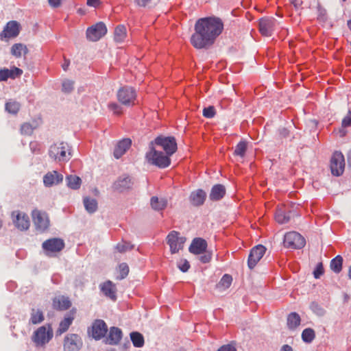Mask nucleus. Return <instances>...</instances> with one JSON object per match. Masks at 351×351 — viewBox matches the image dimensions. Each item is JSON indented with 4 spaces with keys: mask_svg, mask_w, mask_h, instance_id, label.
<instances>
[{
    "mask_svg": "<svg viewBox=\"0 0 351 351\" xmlns=\"http://www.w3.org/2000/svg\"><path fill=\"white\" fill-rule=\"evenodd\" d=\"M341 125L343 128L351 126V111H349L347 115L343 119Z\"/></svg>",
    "mask_w": 351,
    "mask_h": 351,
    "instance_id": "51",
    "label": "nucleus"
},
{
    "mask_svg": "<svg viewBox=\"0 0 351 351\" xmlns=\"http://www.w3.org/2000/svg\"><path fill=\"white\" fill-rule=\"evenodd\" d=\"M324 274V267L322 263L317 265L316 268L313 271V275L315 278H319Z\"/></svg>",
    "mask_w": 351,
    "mask_h": 351,
    "instance_id": "50",
    "label": "nucleus"
},
{
    "mask_svg": "<svg viewBox=\"0 0 351 351\" xmlns=\"http://www.w3.org/2000/svg\"><path fill=\"white\" fill-rule=\"evenodd\" d=\"M284 245L287 248L301 249L305 245L304 238L297 232H289L285 235Z\"/></svg>",
    "mask_w": 351,
    "mask_h": 351,
    "instance_id": "7",
    "label": "nucleus"
},
{
    "mask_svg": "<svg viewBox=\"0 0 351 351\" xmlns=\"http://www.w3.org/2000/svg\"><path fill=\"white\" fill-rule=\"evenodd\" d=\"M291 3H292V4H293V5H294L295 7H298V6L301 5L302 2H301L300 1H299V0H293V1H291Z\"/></svg>",
    "mask_w": 351,
    "mask_h": 351,
    "instance_id": "61",
    "label": "nucleus"
},
{
    "mask_svg": "<svg viewBox=\"0 0 351 351\" xmlns=\"http://www.w3.org/2000/svg\"><path fill=\"white\" fill-rule=\"evenodd\" d=\"M49 156L59 162L68 161L71 156V149L64 142H59L50 147Z\"/></svg>",
    "mask_w": 351,
    "mask_h": 351,
    "instance_id": "3",
    "label": "nucleus"
},
{
    "mask_svg": "<svg viewBox=\"0 0 351 351\" xmlns=\"http://www.w3.org/2000/svg\"><path fill=\"white\" fill-rule=\"evenodd\" d=\"M210 259L211 256L210 254H205L200 257V261L204 263H208L210 261Z\"/></svg>",
    "mask_w": 351,
    "mask_h": 351,
    "instance_id": "57",
    "label": "nucleus"
},
{
    "mask_svg": "<svg viewBox=\"0 0 351 351\" xmlns=\"http://www.w3.org/2000/svg\"><path fill=\"white\" fill-rule=\"evenodd\" d=\"M73 82L66 80L62 83V90L65 93L71 92L73 88Z\"/></svg>",
    "mask_w": 351,
    "mask_h": 351,
    "instance_id": "49",
    "label": "nucleus"
},
{
    "mask_svg": "<svg viewBox=\"0 0 351 351\" xmlns=\"http://www.w3.org/2000/svg\"><path fill=\"white\" fill-rule=\"evenodd\" d=\"M247 150V143L245 141L239 142L234 149V155L243 157Z\"/></svg>",
    "mask_w": 351,
    "mask_h": 351,
    "instance_id": "43",
    "label": "nucleus"
},
{
    "mask_svg": "<svg viewBox=\"0 0 351 351\" xmlns=\"http://www.w3.org/2000/svg\"><path fill=\"white\" fill-rule=\"evenodd\" d=\"M20 24L16 21H9L0 34L1 40L16 37L20 32Z\"/></svg>",
    "mask_w": 351,
    "mask_h": 351,
    "instance_id": "13",
    "label": "nucleus"
},
{
    "mask_svg": "<svg viewBox=\"0 0 351 351\" xmlns=\"http://www.w3.org/2000/svg\"><path fill=\"white\" fill-rule=\"evenodd\" d=\"M180 269L184 272L187 271L190 267V264L186 260H182L178 264Z\"/></svg>",
    "mask_w": 351,
    "mask_h": 351,
    "instance_id": "52",
    "label": "nucleus"
},
{
    "mask_svg": "<svg viewBox=\"0 0 351 351\" xmlns=\"http://www.w3.org/2000/svg\"><path fill=\"white\" fill-rule=\"evenodd\" d=\"M71 306V302L68 297L58 295L53 298L52 307L56 311H66Z\"/></svg>",
    "mask_w": 351,
    "mask_h": 351,
    "instance_id": "18",
    "label": "nucleus"
},
{
    "mask_svg": "<svg viewBox=\"0 0 351 351\" xmlns=\"http://www.w3.org/2000/svg\"><path fill=\"white\" fill-rule=\"evenodd\" d=\"M116 248L118 250V252L123 253L132 250L133 248V245L129 242L123 241L122 242L119 243L117 245Z\"/></svg>",
    "mask_w": 351,
    "mask_h": 351,
    "instance_id": "45",
    "label": "nucleus"
},
{
    "mask_svg": "<svg viewBox=\"0 0 351 351\" xmlns=\"http://www.w3.org/2000/svg\"><path fill=\"white\" fill-rule=\"evenodd\" d=\"M108 108L113 112L114 114L119 115L122 114V108L117 103L112 102L108 104Z\"/></svg>",
    "mask_w": 351,
    "mask_h": 351,
    "instance_id": "48",
    "label": "nucleus"
},
{
    "mask_svg": "<svg viewBox=\"0 0 351 351\" xmlns=\"http://www.w3.org/2000/svg\"><path fill=\"white\" fill-rule=\"evenodd\" d=\"M130 339L134 347L141 348L144 345L143 336L138 332L130 333Z\"/></svg>",
    "mask_w": 351,
    "mask_h": 351,
    "instance_id": "36",
    "label": "nucleus"
},
{
    "mask_svg": "<svg viewBox=\"0 0 351 351\" xmlns=\"http://www.w3.org/2000/svg\"><path fill=\"white\" fill-rule=\"evenodd\" d=\"M223 29L222 21L215 17L199 19L195 26V33L192 35L191 42L197 49L206 48L213 45Z\"/></svg>",
    "mask_w": 351,
    "mask_h": 351,
    "instance_id": "1",
    "label": "nucleus"
},
{
    "mask_svg": "<svg viewBox=\"0 0 351 351\" xmlns=\"http://www.w3.org/2000/svg\"><path fill=\"white\" fill-rule=\"evenodd\" d=\"M69 64H70V61L69 60L64 59V62L62 65V69L64 71H66L69 66Z\"/></svg>",
    "mask_w": 351,
    "mask_h": 351,
    "instance_id": "58",
    "label": "nucleus"
},
{
    "mask_svg": "<svg viewBox=\"0 0 351 351\" xmlns=\"http://www.w3.org/2000/svg\"><path fill=\"white\" fill-rule=\"evenodd\" d=\"M152 145L153 143H152L150 150L146 154V159L148 162L160 168L169 167L171 163L170 156L166 153L163 154L161 152L156 150Z\"/></svg>",
    "mask_w": 351,
    "mask_h": 351,
    "instance_id": "4",
    "label": "nucleus"
},
{
    "mask_svg": "<svg viewBox=\"0 0 351 351\" xmlns=\"http://www.w3.org/2000/svg\"><path fill=\"white\" fill-rule=\"evenodd\" d=\"M38 145L36 142H32L30 143V147L34 152H36V146Z\"/></svg>",
    "mask_w": 351,
    "mask_h": 351,
    "instance_id": "59",
    "label": "nucleus"
},
{
    "mask_svg": "<svg viewBox=\"0 0 351 351\" xmlns=\"http://www.w3.org/2000/svg\"><path fill=\"white\" fill-rule=\"evenodd\" d=\"M13 223L21 230H26L29 228L30 222L27 215L19 211H14L12 213Z\"/></svg>",
    "mask_w": 351,
    "mask_h": 351,
    "instance_id": "15",
    "label": "nucleus"
},
{
    "mask_svg": "<svg viewBox=\"0 0 351 351\" xmlns=\"http://www.w3.org/2000/svg\"><path fill=\"white\" fill-rule=\"evenodd\" d=\"M275 219L279 223H285L289 221V216L282 208H278L275 214Z\"/></svg>",
    "mask_w": 351,
    "mask_h": 351,
    "instance_id": "39",
    "label": "nucleus"
},
{
    "mask_svg": "<svg viewBox=\"0 0 351 351\" xmlns=\"http://www.w3.org/2000/svg\"><path fill=\"white\" fill-rule=\"evenodd\" d=\"M84 204L86 210L90 213L95 212L97 209V202L93 198L88 197H84Z\"/></svg>",
    "mask_w": 351,
    "mask_h": 351,
    "instance_id": "35",
    "label": "nucleus"
},
{
    "mask_svg": "<svg viewBox=\"0 0 351 351\" xmlns=\"http://www.w3.org/2000/svg\"><path fill=\"white\" fill-rule=\"evenodd\" d=\"M23 71L21 69L14 67L12 69H4L0 70V82L5 81L9 77L15 78L16 77L20 76Z\"/></svg>",
    "mask_w": 351,
    "mask_h": 351,
    "instance_id": "24",
    "label": "nucleus"
},
{
    "mask_svg": "<svg viewBox=\"0 0 351 351\" xmlns=\"http://www.w3.org/2000/svg\"><path fill=\"white\" fill-rule=\"evenodd\" d=\"M131 186V180L129 178H124L122 180H119L114 183V188L119 191H123L126 189H129Z\"/></svg>",
    "mask_w": 351,
    "mask_h": 351,
    "instance_id": "38",
    "label": "nucleus"
},
{
    "mask_svg": "<svg viewBox=\"0 0 351 351\" xmlns=\"http://www.w3.org/2000/svg\"><path fill=\"white\" fill-rule=\"evenodd\" d=\"M2 226V221L0 220V228H1Z\"/></svg>",
    "mask_w": 351,
    "mask_h": 351,
    "instance_id": "64",
    "label": "nucleus"
},
{
    "mask_svg": "<svg viewBox=\"0 0 351 351\" xmlns=\"http://www.w3.org/2000/svg\"><path fill=\"white\" fill-rule=\"evenodd\" d=\"M167 240L172 254L178 252L183 247L185 242V239L180 237L179 233L176 231H171L168 234Z\"/></svg>",
    "mask_w": 351,
    "mask_h": 351,
    "instance_id": "14",
    "label": "nucleus"
},
{
    "mask_svg": "<svg viewBox=\"0 0 351 351\" xmlns=\"http://www.w3.org/2000/svg\"><path fill=\"white\" fill-rule=\"evenodd\" d=\"M31 215L37 230L43 232L48 229L50 221L46 212L35 208L32 211Z\"/></svg>",
    "mask_w": 351,
    "mask_h": 351,
    "instance_id": "5",
    "label": "nucleus"
},
{
    "mask_svg": "<svg viewBox=\"0 0 351 351\" xmlns=\"http://www.w3.org/2000/svg\"><path fill=\"white\" fill-rule=\"evenodd\" d=\"M348 26L349 29L351 30V20L348 21Z\"/></svg>",
    "mask_w": 351,
    "mask_h": 351,
    "instance_id": "63",
    "label": "nucleus"
},
{
    "mask_svg": "<svg viewBox=\"0 0 351 351\" xmlns=\"http://www.w3.org/2000/svg\"><path fill=\"white\" fill-rule=\"evenodd\" d=\"M20 107V104L16 101L10 100L5 104L6 111L14 114L19 111Z\"/></svg>",
    "mask_w": 351,
    "mask_h": 351,
    "instance_id": "40",
    "label": "nucleus"
},
{
    "mask_svg": "<svg viewBox=\"0 0 351 351\" xmlns=\"http://www.w3.org/2000/svg\"><path fill=\"white\" fill-rule=\"evenodd\" d=\"M300 317L296 313H291L287 317V325L291 329L297 328L300 324Z\"/></svg>",
    "mask_w": 351,
    "mask_h": 351,
    "instance_id": "32",
    "label": "nucleus"
},
{
    "mask_svg": "<svg viewBox=\"0 0 351 351\" xmlns=\"http://www.w3.org/2000/svg\"><path fill=\"white\" fill-rule=\"evenodd\" d=\"M82 346L81 337L77 334H68L63 341L64 351H78Z\"/></svg>",
    "mask_w": 351,
    "mask_h": 351,
    "instance_id": "11",
    "label": "nucleus"
},
{
    "mask_svg": "<svg viewBox=\"0 0 351 351\" xmlns=\"http://www.w3.org/2000/svg\"><path fill=\"white\" fill-rule=\"evenodd\" d=\"M132 141L130 138H125L120 141L114 151V156L116 158H121L131 146Z\"/></svg>",
    "mask_w": 351,
    "mask_h": 351,
    "instance_id": "23",
    "label": "nucleus"
},
{
    "mask_svg": "<svg viewBox=\"0 0 351 351\" xmlns=\"http://www.w3.org/2000/svg\"><path fill=\"white\" fill-rule=\"evenodd\" d=\"M42 247L45 254L51 256L60 252L64 247V243L61 239L53 238L43 242Z\"/></svg>",
    "mask_w": 351,
    "mask_h": 351,
    "instance_id": "9",
    "label": "nucleus"
},
{
    "mask_svg": "<svg viewBox=\"0 0 351 351\" xmlns=\"http://www.w3.org/2000/svg\"><path fill=\"white\" fill-rule=\"evenodd\" d=\"M67 186L72 189H78L82 184L80 177L75 175H70L66 177Z\"/></svg>",
    "mask_w": 351,
    "mask_h": 351,
    "instance_id": "33",
    "label": "nucleus"
},
{
    "mask_svg": "<svg viewBox=\"0 0 351 351\" xmlns=\"http://www.w3.org/2000/svg\"><path fill=\"white\" fill-rule=\"evenodd\" d=\"M75 313V310L72 309L69 314L66 315L64 318L60 322L59 327L56 330L57 335H60L68 330L74 319Z\"/></svg>",
    "mask_w": 351,
    "mask_h": 351,
    "instance_id": "19",
    "label": "nucleus"
},
{
    "mask_svg": "<svg viewBox=\"0 0 351 351\" xmlns=\"http://www.w3.org/2000/svg\"><path fill=\"white\" fill-rule=\"evenodd\" d=\"M281 351H293V349L291 346H289L288 345H285L282 348Z\"/></svg>",
    "mask_w": 351,
    "mask_h": 351,
    "instance_id": "60",
    "label": "nucleus"
},
{
    "mask_svg": "<svg viewBox=\"0 0 351 351\" xmlns=\"http://www.w3.org/2000/svg\"><path fill=\"white\" fill-rule=\"evenodd\" d=\"M87 5L90 7L93 8H98L101 2L100 0H87Z\"/></svg>",
    "mask_w": 351,
    "mask_h": 351,
    "instance_id": "53",
    "label": "nucleus"
},
{
    "mask_svg": "<svg viewBox=\"0 0 351 351\" xmlns=\"http://www.w3.org/2000/svg\"><path fill=\"white\" fill-rule=\"evenodd\" d=\"M348 277L350 279H351V265L348 269Z\"/></svg>",
    "mask_w": 351,
    "mask_h": 351,
    "instance_id": "62",
    "label": "nucleus"
},
{
    "mask_svg": "<svg viewBox=\"0 0 351 351\" xmlns=\"http://www.w3.org/2000/svg\"><path fill=\"white\" fill-rule=\"evenodd\" d=\"M102 292L110 299L116 300V287L115 285L110 280L105 282L101 285Z\"/></svg>",
    "mask_w": 351,
    "mask_h": 351,
    "instance_id": "27",
    "label": "nucleus"
},
{
    "mask_svg": "<svg viewBox=\"0 0 351 351\" xmlns=\"http://www.w3.org/2000/svg\"><path fill=\"white\" fill-rule=\"evenodd\" d=\"M265 251L266 248L262 245H258L252 248L248 257V266L250 269L256 266L265 254Z\"/></svg>",
    "mask_w": 351,
    "mask_h": 351,
    "instance_id": "17",
    "label": "nucleus"
},
{
    "mask_svg": "<svg viewBox=\"0 0 351 351\" xmlns=\"http://www.w3.org/2000/svg\"><path fill=\"white\" fill-rule=\"evenodd\" d=\"M53 332L51 324L37 328L32 336V340L36 347H43L53 338Z\"/></svg>",
    "mask_w": 351,
    "mask_h": 351,
    "instance_id": "2",
    "label": "nucleus"
},
{
    "mask_svg": "<svg viewBox=\"0 0 351 351\" xmlns=\"http://www.w3.org/2000/svg\"><path fill=\"white\" fill-rule=\"evenodd\" d=\"M107 33V28L103 22H99L86 30L87 38L90 41H97Z\"/></svg>",
    "mask_w": 351,
    "mask_h": 351,
    "instance_id": "12",
    "label": "nucleus"
},
{
    "mask_svg": "<svg viewBox=\"0 0 351 351\" xmlns=\"http://www.w3.org/2000/svg\"><path fill=\"white\" fill-rule=\"evenodd\" d=\"M108 331L106 323L101 319H97L93 324L90 333L96 340L103 338Z\"/></svg>",
    "mask_w": 351,
    "mask_h": 351,
    "instance_id": "16",
    "label": "nucleus"
},
{
    "mask_svg": "<svg viewBox=\"0 0 351 351\" xmlns=\"http://www.w3.org/2000/svg\"><path fill=\"white\" fill-rule=\"evenodd\" d=\"M34 131V128L29 123H23L21 127V132L23 134L29 135Z\"/></svg>",
    "mask_w": 351,
    "mask_h": 351,
    "instance_id": "46",
    "label": "nucleus"
},
{
    "mask_svg": "<svg viewBox=\"0 0 351 351\" xmlns=\"http://www.w3.org/2000/svg\"><path fill=\"white\" fill-rule=\"evenodd\" d=\"M44 320V315L42 311L39 309L32 310L29 322L32 324H38Z\"/></svg>",
    "mask_w": 351,
    "mask_h": 351,
    "instance_id": "34",
    "label": "nucleus"
},
{
    "mask_svg": "<svg viewBox=\"0 0 351 351\" xmlns=\"http://www.w3.org/2000/svg\"><path fill=\"white\" fill-rule=\"evenodd\" d=\"M117 99L123 105L134 106L136 104V93L132 87H123L117 93Z\"/></svg>",
    "mask_w": 351,
    "mask_h": 351,
    "instance_id": "6",
    "label": "nucleus"
},
{
    "mask_svg": "<svg viewBox=\"0 0 351 351\" xmlns=\"http://www.w3.org/2000/svg\"><path fill=\"white\" fill-rule=\"evenodd\" d=\"M150 203L152 208L156 210H164L167 205V202L165 199H159L157 197H152Z\"/></svg>",
    "mask_w": 351,
    "mask_h": 351,
    "instance_id": "29",
    "label": "nucleus"
},
{
    "mask_svg": "<svg viewBox=\"0 0 351 351\" xmlns=\"http://www.w3.org/2000/svg\"><path fill=\"white\" fill-rule=\"evenodd\" d=\"M232 278L230 275L225 274L223 276L221 279L220 280L219 284L217 285L218 287L221 289H227L228 288L232 283Z\"/></svg>",
    "mask_w": 351,
    "mask_h": 351,
    "instance_id": "42",
    "label": "nucleus"
},
{
    "mask_svg": "<svg viewBox=\"0 0 351 351\" xmlns=\"http://www.w3.org/2000/svg\"><path fill=\"white\" fill-rule=\"evenodd\" d=\"M217 351H237L236 348L231 345L221 346Z\"/></svg>",
    "mask_w": 351,
    "mask_h": 351,
    "instance_id": "54",
    "label": "nucleus"
},
{
    "mask_svg": "<svg viewBox=\"0 0 351 351\" xmlns=\"http://www.w3.org/2000/svg\"><path fill=\"white\" fill-rule=\"evenodd\" d=\"M127 37V30L124 25H118L114 29V40L117 42L121 43Z\"/></svg>",
    "mask_w": 351,
    "mask_h": 351,
    "instance_id": "31",
    "label": "nucleus"
},
{
    "mask_svg": "<svg viewBox=\"0 0 351 351\" xmlns=\"http://www.w3.org/2000/svg\"><path fill=\"white\" fill-rule=\"evenodd\" d=\"M119 276L117 277L118 279L121 280L125 278L128 275L129 273L128 265L125 263H121L119 265Z\"/></svg>",
    "mask_w": 351,
    "mask_h": 351,
    "instance_id": "44",
    "label": "nucleus"
},
{
    "mask_svg": "<svg viewBox=\"0 0 351 351\" xmlns=\"http://www.w3.org/2000/svg\"><path fill=\"white\" fill-rule=\"evenodd\" d=\"M122 339V331L117 327H111L106 338V343L110 345L118 344Z\"/></svg>",
    "mask_w": 351,
    "mask_h": 351,
    "instance_id": "22",
    "label": "nucleus"
},
{
    "mask_svg": "<svg viewBox=\"0 0 351 351\" xmlns=\"http://www.w3.org/2000/svg\"><path fill=\"white\" fill-rule=\"evenodd\" d=\"M154 143L160 147L169 156L173 155L177 150V143L174 137L158 136Z\"/></svg>",
    "mask_w": 351,
    "mask_h": 351,
    "instance_id": "8",
    "label": "nucleus"
},
{
    "mask_svg": "<svg viewBox=\"0 0 351 351\" xmlns=\"http://www.w3.org/2000/svg\"><path fill=\"white\" fill-rule=\"evenodd\" d=\"M343 258L338 255L330 262V268L336 274H339L342 270Z\"/></svg>",
    "mask_w": 351,
    "mask_h": 351,
    "instance_id": "37",
    "label": "nucleus"
},
{
    "mask_svg": "<svg viewBox=\"0 0 351 351\" xmlns=\"http://www.w3.org/2000/svg\"><path fill=\"white\" fill-rule=\"evenodd\" d=\"M63 180L62 174L56 171L47 173L43 178V182L45 186H51L54 184H58Z\"/></svg>",
    "mask_w": 351,
    "mask_h": 351,
    "instance_id": "21",
    "label": "nucleus"
},
{
    "mask_svg": "<svg viewBox=\"0 0 351 351\" xmlns=\"http://www.w3.org/2000/svg\"><path fill=\"white\" fill-rule=\"evenodd\" d=\"M206 197V193L202 189H198L191 194L190 201L194 206H200L204 204Z\"/></svg>",
    "mask_w": 351,
    "mask_h": 351,
    "instance_id": "26",
    "label": "nucleus"
},
{
    "mask_svg": "<svg viewBox=\"0 0 351 351\" xmlns=\"http://www.w3.org/2000/svg\"><path fill=\"white\" fill-rule=\"evenodd\" d=\"M134 1L138 5L145 7L151 0H134Z\"/></svg>",
    "mask_w": 351,
    "mask_h": 351,
    "instance_id": "55",
    "label": "nucleus"
},
{
    "mask_svg": "<svg viewBox=\"0 0 351 351\" xmlns=\"http://www.w3.org/2000/svg\"><path fill=\"white\" fill-rule=\"evenodd\" d=\"M315 337V331L312 328H306L302 333V340L306 343L312 342Z\"/></svg>",
    "mask_w": 351,
    "mask_h": 351,
    "instance_id": "41",
    "label": "nucleus"
},
{
    "mask_svg": "<svg viewBox=\"0 0 351 351\" xmlns=\"http://www.w3.org/2000/svg\"><path fill=\"white\" fill-rule=\"evenodd\" d=\"M27 53V48L26 45L21 43H16L11 48V53L16 58H20L22 54H26Z\"/></svg>",
    "mask_w": 351,
    "mask_h": 351,
    "instance_id": "30",
    "label": "nucleus"
},
{
    "mask_svg": "<svg viewBox=\"0 0 351 351\" xmlns=\"http://www.w3.org/2000/svg\"><path fill=\"white\" fill-rule=\"evenodd\" d=\"M225 194V187L222 184H216L212 188L209 196L211 200L217 201L223 198Z\"/></svg>",
    "mask_w": 351,
    "mask_h": 351,
    "instance_id": "28",
    "label": "nucleus"
},
{
    "mask_svg": "<svg viewBox=\"0 0 351 351\" xmlns=\"http://www.w3.org/2000/svg\"><path fill=\"white\" fill-rule=\"evenodd\" d=\"M274 21L271 19H263L259 22V30L262 35L271 36L273 31Z\"/></svg>",
    "mask_w": 351,
    "mask_h": 351,
    "instance_id": "25",
    "label": "nucleus"
},
{
    "mask_svg": "<svg viewBox=\"0 0 351 351\" xmlns=\"http://www.w3.org/2000/svg\"><path fill=\"white\" fill-rule=\"evenodd\" d=\"M215 109L213 106H208L203 110V115L206 118H213L215 115Z\"/></svg>",
    "mask_w": 351,
    "mask_h": 351,
    "instance_id": "47",
    "label": "nucleus"
},
{
    "mask_svg": "<svg viewBox=\"0 0 351 351\" xmlns=\"http://www.w3.org/2000/svg\"><path fill=\"white\" fill-rule=\"evenodd\" d=\"M206 248V241L202 238H196L193 239L191 244L189 251L194 254H200L204 252Z\"/></svg>",
    "mask_w": 351,
    "mask_h": 351,
    "instance_id": "20",
    "label": "nucleus"
},
{
    "mask_svg": "<svg viewBox=\"0 0 351 351\" xmlns=\"http://www.w3.org/2000/svg\"><path fill=\"white\" fill-rule=\"evenodd\" d=\"M345 160L344 156L340 152H335L330 160V169L332 175L341 176L344 171Z\"/></svg>",
    "mask_w": 351,
    "mask_h": 351,
    "instance_id": "10",
    "label": "nucleus"
},
{
    "mask_svg": "<svg viewBox=\"0 0 351 351\" xmlns=\"http://www.w3.org/2000/svg\"><path fill=\"white\" fill-rule=\"evenodd\" d=\"M62 0H49V3L51 6L57 8L60 6Z\"/></svg>",
    "mask_w": 351,
    "mask_h": 351,
    "instance_id": "56",
    "label": "nucleus"
}]
</instances>
